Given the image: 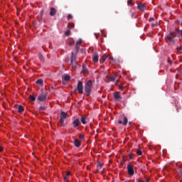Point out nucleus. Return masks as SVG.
<instances>
[{
  "label": "nucleus",
  "mask_w": 182,
  "mask_h": 182,
  "mask_svg": "<svg viewBox=\"0 0 182 182\" xmlns=\"http://www.w3.org/2000/svg\"><path fill=\"white\" fill-rule=\"evenodd\" d=\"M65 62H69V58L65 59Z\"/></svg>",
  "instance_id": "48"
},
{
  "label": "nucleus",
  "mask_w": 182,
  "mask_h": 182,
  "mask_svg": "<svg viewBox=\"0 0 182 182\" xmlns=\"http://www.w3.org/2000/svg\"><path fill=\"white\" fill-rule=\"evenodd\" d=\"M36 83V85H40V86H42V85H43V80L42 79H38Z\"/></svg>",
  "instance_id": "19"
},
{
  "label": "nucleus",
  "mask_w": 182,
  "mask_h": 182,
  "mask_svg": "<svg viewBox=\"0 0 182 182\" xmlns=\"http://www.w3.org/2000/svg\"><path fill=\"white\" fill-rule=\"evenodd\" d=\"M138 182H144V181H139Z\"/></svg>",
  "instance_id": "49"
},
{
  "label": "nucleus",
  "mask_w": 182,
  "mask_h": 182,
  "mask_svg": "<svg viewBox=\"0 0 182 182\" xmlns=\"http://www.w3.org/2000/svg\"><path fill=\"white\" fill-rule=\"evenodd\" d=\"M107 58V55L106 54H104L102 57V59L100 60V62H105Z\"/></svg>",
  "instance_id": "21"
},
{
  "label": "nucleus",
  "mask_w": 182,
  "mask_h": 182,
  "mask_svg": "<svg viewBox=\"0 0 182 182\" xmlns=\"http://www.w3.org/2000/svg\"><path fill=\"white\" fill-rule=\"evenodd\" d=\"M56 9L52 7L50 10V16H55V15H56Z\"/></svg>",
  "instance_id": "12"
},
{
  "label": "nucleus",
  "mask_w": 182,
  "mask_h": 182,
  "mask_svg": "<svg viewBox=\"0 0 182 182\" xmlns=\"http://www.w3.org/2000/svg\"><path fill=\"white\" fill-rule=\"evenodd\" d=\"M15 108L18 113H22V112H23V107L22 105H15Z\"/></svg>",
  "instance_id": "9"
},
{
  "label": "nucleus",
  "mask_w": 182,
  "mask_h": 182,
  "mask_svg": "<svg viewBox=\"0 0 182 182\" xmlns=\"http://www.w3.org/2000/svg\"><path fill=\"white\" fill-rule=\"evenodd\" d=\"M134 5V3L132 0H128L127 1V6H133Z\"/></svg>",
  "instance_id": "20"
},
{
  "label": "nucleus",
  "mask_w": 182,
  "mask_h": 182,
  "mask_svg": "<svg viewBox=\"0 0 182 182\" xmlns=\"http://www.w3.org/2000/svg\"><path fill=\"white\" fill-rule=\"evenodd\" d=\"M176 49H177V50H182V48L181 47H177Z\"/></svg>",
  "instance_id": "42"
},
{
  "label": "nucleus",
  "mask_w": 182,
  "mask_h": 182,
  "mask_svg": "<svg viewBox=\"0 0 182 182\" xmlns=\"http://www.w3.org/2000/svg\"><path fill=\"white\" fill-rule=\"evenodd\" d=\"M82 43V39H79L77 41V43H76V45L77 46H79V45H80Z\"/></svg>",
  "instance_id": "31"
},
{
  "label": "nucleus",
  "mask_w": 182,
  "mask_h": 182,
  "mask_svg": "<svg viewBox=\"0 0 182 182\" xmlns=\"http://www.w3.org/2000/svg\"><path fill=\"white\" fill-rule=\"evenodd\" d=\"M146 182H150V179L147 178V179L146 180Z\"/></svg>",
  "instance_id": "47"
},
{
  "label": "nucleus",
  "mask_w": 182,
  "mask_h": 182,
  "mask_svg": "<svg viewBox=\"0 0 182 182\" xmlns=\"http://www.w3.org/2000/svg\"><path fill=\"white\" fill-rule=\"evenodd\" d=\"M127 168L129 176H134V168L133 167V165H132V164L129 163L127 164Z\"/></svg>",
  "instance_id": "3"
},
{
  "label": "nucleus",
  "mask_w": 182,
  "mask_h": 182,
  "mask_svg": "<svg viewBox=\"0 0 182 182\" xmlns=\"http://www.w3.org/2000/svg\"><path fill=\"white\" fill-rule=\"evenodd\" d=\"M46 96H48V94H46V92L43 93L38 96V100H39V102H43L46 100Z\"/></svg>",
  "instance_id": "7"
},
{
  "label": "nucleus",
  "mask_w": 182,
  "mask_h": 182,
  "mask_svg": "<svg viewBox=\"0 0 182 182\" xmlns=\"http://www.w3.org/2000/svg\"><path fill=\"white\" fill-rule=\"evenodd\" d=\"M119 73H117L114 74V77H115V80H116V79H117V77H119Z\"/></svg>",
  "instance_id": "35"
},
{
  "label": "nucleus",
  "mask_w": 182,
  "mask_h": 182,
  "mask_svg": "<svg viewBox=\"0 0 182 182\" xmlns=\"http://www.w3.org/2000/svg\"><path fill=\"white\" fill-rule=\"evenodd\" d=\"M127 122H128L127 117H124V122H122V120H119L118 123L119 124H123L124 126H126L127 125Z\"/></svg>",
  "instance_id": "11"
},
{
  "label": "nucleus",
  "mask_w": 182,
  "mask_h": 182,
  "mask_svg": "<svg viewBox=\"0 0 182 182\" xmlns=\"http://www.w3.org/2000/svg\"><path fill=\"white\" fill-rule=\"evenodd\" d=\"M38 58H39L41 62H45V58H43V55H42V54H39Z\"/></svg>",
  "instance_id": "22"
},
{
  "label": "nucleus",
  "mask_w": 182,
  "mask_h": 182,
  "mask_svg": "<svg viewBox=\"0 0 182 182\" xmlns=\"http://www.w3.org/2000/svg\"><path fill=\"white\" fill-rule=\"evenodd\" d=\"M181 177H182V171H181Z\"/></svg>",
  "instance_id": "51"
},
{
  "label": "nucleus",
  "mask_w": 182,
  "mask_h": 182,
  "mask_svg": "<svg viewBox=\"0 0 182 182\" xmlns=\"http://www.w3.org/2000/svg\"><path fill=\"white\" fill-rule=\"evenodd\" d=\"M92 60H93V62H95V63L98 62V60H99V55H95L92 57Z\"/></svg>",
  "instance_id": "18"
},
{
  "label": "nucleus",
  "mask_w": 182,
  "mask_h": 182,
  "mask_svg": "<svg viewBox=\"0 0 182 182\" xmlns=\"http://www.w3.org/2000/svg\"><path fill=\"white\" fill-rule=\"evenodd\" d=\"M72 43H70V45H72Z\"/></svg>",
  "instance_id": "52"
},
{
  "label": "nucleus",
  "mask_w": 182,
  "mask_h": 182,
  "mask_svg": "<svg viewBox=\"0 0 182 182\" xmlns=\"http://www.w3.org/2000/svg\"><path fill=\"white\" fill-rule=\"evenodd\" d=\"M64 181H68V176H65L64 177Z\"/></svg>",
  "instance_id": "44"
},
{
  "label": "nucleus",
  "mask_w": 182,
  "mask_h": 182,
  "mask_svg": "<svg viewBox=\"0 0 182 182\" xmlns=\"http://www.w3.org/2000/svg\"><path fill=\"white\" fill-rule=\"evenodd\" d=\"M30 100H31L32 102H35V100H36V98L35 96H33V95H30Z\"/></svg>",
  "instance_id": "27"
},
{
  "label": "nucleus",
  "mask_w": 182,
  "mask_h": 182,
  "mask_svg": "<svg viewBox=\"0 0 182 182\" xmlns=\"http://www.w3.org/2000/svg\"><path fill=\"white\" fill-rule=\"evenodd\" d=\"M97 166H98V167H103V164L98 163Z\"/></svg>",
  "instance_id": "38"
},
{
  "label": "nucleus",
  "mask_w": 182,
  "mask_h": 182,
  "mask_svg": "<svg viewBox=\"0 0 182 182\" xmlns=\"http://www.w3.org/2000/svg\"><path fill=\"white\" fill-rule=\"evenodd\" d=\"M79 124H80V122L79 121V119H76L73 122V126L76 129L77 127H79Z\"/></svg>",
  "instance_id": "8"
},
{
  "label": "nucleus",
  "mask_w": 182,
  "mask_h": 182,
  "mask_svg": "<svg viewBox=\"0 0 182 182\" xmlns=\"http://www.w3.org/2000/svg\"><path fill=\"white\" fill-rule=\"evenodd\" d=\"M151 26H152V28H156V26H157V24L153 23V24H151Z\"/></svg>",
  "instance_id": "41"
},
{
  "label": "nucleus",
  "mask_w": 182,
  "mask_h": 182,
  "mask_svg": "<svg viewBox=\"0 0 182 182\" xmlns=\"http://www.w3.org/2000/svg\"><path fill=\"white\" fill-rule=\"evenodd\" d=\"M129 157L130 160H133V154L132 153H129Z\"/></svg>",
  "instance_id": "33"
},
{
  "label": "nucleus",
  "mask_w": 182,
  "mask_h": 182,
  "mask_svg": "<svg viewBox=\"0 0 182 182\" xmlns=\"http://www.w3.org/2000/svg\"><path fill=\"white\" fill-rule=\"evenodd\" d=\"M81 122L82 123V124H86V117H82L81 118Z\"/></svg>",
  "instance_id": "23"
},
{
  "label": "nucleus",
  "mask_w": 182,
  "mask_h": 182,
  "mask_svg": "<svg viewBox=\"0 0 182 182\" xmlns=\"http://www.w3.org/2000/svg\"><path fill=\"white\" fill-rule=\"evenodd\" d=\"M74 146H75V147H80V141H79L78 139H75Z\"/></svg>",
  "instance_id": "15"
},
{
  "label": "nucleus",
  "mask_w": 182,
  "mask_h": 182,
  "mask_svg": "<svg viewBox=\"0 0 182 182\" xmlns=\"http://www.w3.org/2000/svg\"><path fill=\"white\" fill-rule=\"evenodd\" d=\"M165 40L166 41V42H174V39L171 36H167L166 37H165Z\"/></svg>",
  "instance_id": "14"
},
{
  "label": "nucleus",
  "mask_w": 182,
  "mask_h": 182,
  "mask_svg": "<svg viewBox=\"0 0 182 182\" xmlns=\"http://www.w3.org/2000/svg\"><path fill=\"white\" fill-rule=\"evenodd\" d=\"M113 96L116 102H120V100L122 99V95L119 94V92H114Z\"/></svg>",
  "instance_id": "6"
},
{
  "label": "nucleus",
  "mask_w": 182,
  "mask_h": 182,
  "mask_svg": "<svg viewBox=\"0 0 182 182\" xmlns=\"http://www.w3.org/2000/svg\"><path fill=\"white\" fill-rule=\"evenodd\" d=\"M43 16V11H41V18H42Z\"/></svg>",
  "instance_id": "43"
},
{
  "label": "nucleus",
  "mask_w": 182,
  "mask_h": 182,
  "mask_svg": "<svg viewBox=\"0 0 182 182\" xmlns=\"http://www.w3.org/2000/svg\"><path fill=\"white\" fill-rule=\"evenodd\" d=\"M87 72V69L85 68V67H83V73H86Z\"/></svg>",
  "instance_id": "39"
},
{
  "label": "nucleus",
  "mask_w": 182,
  "mask_h": 182,
  "mask_svg": "<svg viewBox=\"0 0 182 182\" xmlns=\"http://www.w3.org/2000/svg\"><path fill=\"white\" fill-rule=\"evenodd\" d=\"M80 46L76 45L75 46V54H77V52H79Z\"/></svg>",
  "instance_id": "29"
},
{
  "label": "nucleus",
  "mask_w": 182,
  "mask_h": 182,
  "mask_svg": "<svg viewBox=\"0 0 182 182\" xmlns=\"http://www.w3.org/2000/svg\"><path fill=\"white\" fill-rule=\"evenodd\" d=\"M65 36H70V29H68L65 33Z\"/></svg>",
  "instance_id": "28"
},
{
  "label": "nucleus",
  "mask_w": 182,
  "mask_h": 182,
  "mask_svg": "<svg viewBox=\"0 0 182 182\" xmlns=\"http://www.w3.org/2000/svg\"><path fill=\"white\" fill-rule=\"evenodd\" d=\"M60 117V123L63 125L65 123V119H66V117H68V114H66V112H61Z\"/></svg>",
  "instance_id": "4"
},
{
  "label": "nucleus",
  "mask_w": 182,
  "mask_h": 182,
  "mask_svg": "<svg viewBox=\"0 0 182 182\" xmlns=\"http://www.w3.org/2000/svg\"><path fill=\"white\" fill-rule=\"evenodd\" d=\"M73 18V16L72 14H68V19H72Z\"/></svg>",
  "instance_id": "36"
},
{
  "label": "nucleus",
  "mask_w": 182,
  "mask_h": 182,
  "mask_svg": "<svg viewBox=\"0 0 182 182\" xmlns=\"http://www.w3.org/2000/svg\"><path fill=\"white\" fill-rule=\"evenodd\" d=\"M4 150V148H2L1 146H0V152Z\"/></svg>",
  "instance_id": "45"
},
{
  "label": "nucleus",
  "mask_w": 182,
  "mask_h": 182,
  "mask_svg": "<svg viewBox=\"0 0 182 182\" xmlns=\"http://www.w3.org/2000/svg\"><path fill=\"white\" fill-rule=\"evenodd\" d=\"M76 53L74 52L71 53V57H70V65L73 66V68H77V62H76Z\"/></svg>",
  "instance_id": "2"
},
{
  "label": "nucleus",
  "mask_w": 182,
  "mask_h": 182,
  "mask_svg": "<svg viewBox=\"0 0 182 182\" xmlns=\"http://www.w3.org/2000/svg\"><path fill=\"white\" fill-rule=\"evenodd\" d=\"M169 36H171V38H176V32L174 31H171Z\"/></svg>",
  "instance_id": "24"
},
{
  "label": "nucleus",
  "mask_w": 182,
  "mask_h": 182,
  "mask_svg": "<svg viewBox=\"0 0 182 182\" xmlns=\"http://www.w3.org/2000/svg\"><path fill=\"white\" fill-rule=\"evenodd\" d=\"M77 89L80 95H82V93H83V82H82V81L78 82Z\"/></svg>",
  "instance_id": "5"
},
{
  "label": "nucleus",
  "mask_w": 182,
  "mask_h": 182,
  "mask_svg": "<svg viewBox=\"0 0 182 182\" xmlns=\"http://www.w3.org/2000/svg\"><path fill=\"white\" fill-rule=\"evenodd\" d=\"M109 82H114L116 80H115V77H114V76H110L109 77Z\"/></svg>",
  "instance_id": "25"
},
{
  "label": "nucleus",
  "mask_w": 182,
  "mask_h": 182,
  "mask_svg": "<svg viewBox=\"0 0 182 182\" xmlns=\"http://www.w3.org/2000/svg\"><path fill=\"white\" fill-rule=\"evenodd\" d=\"M46 109V108H45V107H43V106H41V107H40L39 108H38V110H40L41 112H42V111H43V110H45Z\"/></svg>",
  "instance_id": "32"
},
{
  "label": "nucleus",
  "mask_w": 182,
  "mask_h": 182,
  "mask_svg": "<svg viewBox=\"0 0 182 182\" xmlns=\"http://www.w3.org/2000/svg\"><path fill=\"white\" fill-rule=\"evenodd\" d=\"M79 139H80V140H83V139H85V135H83V134H80L79 135Z\"/></svg>",
  "instance_id": "30"
},
{
  "label": "nucleus",
  "mask_w": 182,
  "mask_h": 182,
  "mask_svg": "<svg viewBox=\"0 0 182 182\" xmlns=\"http://www.w3.org/2000/svg\"><path fill=\"white\" fill-rule=\"evenodd\" d=\"M154 21V18L150 17L149 19V22H151V21Z\"/></svg>",
  "instance_id": "37"
},
{
  "label": "nucleus",
  "mask_w": 182,
  "mask_h": 182,
  "mask_svg": "<svg viewBox=\"0 0 182 182\" xmlns=\"http://www.w3.org/2000/svg\"><path fill=\"white\" fill-rule=\"evenodd\" d=\"M137 8L139 11H144V9H146V6L143 4H138Z\"/></svg>",
  "instance_id": "13"
},
{
  "label": "nucleus",
  "mask_w": 182,
  "mask_h": 182,
  "mask_svg": "<svg viewBox=\"0 0 182 182\" xmlns=\"http://www.w3.org/2000/svg\"><path fill=\"white\" fill-rule=\"evenodd\" d=\"M63 79L64 80H65V82H68V80H70V75H64V77H63Z\"/></svg>",
  "instance_id": "16"
},
{
  "label": "nucleus",
  "mask_w": 182,
  "mask_h": 182,
  "mask_svg": "<svg viewBox=\"0 0 182 182\" xmlns=\"http://www.w3.org/2000/svg\"><path fill=\"white\" fill-rule=\"evenodd\" d=\"M92 89H93V81L90 80L85 83L84 87L85 96H90V93H92Z\"/></svg>",
  "instance_id": "1"
},
{
  "label": "nucleus",
  "mask_w": 182,
  "mask_h": 182,
  "mask_svg": "<svg viewBox=\"0 0 182 182\" xmlns=\"http://www.w3.org/2000/svg\"><path fill=\"white\" fill-rule=\"evenodd\" d=\"M168 63H169V65H171V60H168Z\"/></svg>",
  "instance_id": "46"
},
{
  "label": "nucleus",
  "mask_w": 182,
  "mask_h": 182,
  "mask_svg": "<svg viewBox=\"0 0 182 182\" xmlns=\"http://www.w3.org/2000/svg\"><path fill=\"white\" fill-rule=\"evenodd\" d=\"M67 177H69V176H70V172H67L66 175H65Z\"/></svg>",
  "instance_id": "40"
},
{
  "label": "nucleus",
  "mask_w": 182,
  "mask_h": 182,
  "mask_svg": "<svg viewBox=\"0 0 182 182\" xmlns=\"http://www.w3.org/2000/svg\"><path fill=\"white\" fill-rule=\"evenodd\" d=\"M136 153L138 154V156H141V154H143V152L140 149H137Z\"/></svg>",
  "instance_id": "26"
},
{
  "label": "nucleus",
  "mask_w": 182,
  "mask_h": 182,
  "mask_svg": "<svg viewBox=\"0 0 182 182\" xmlns=\"http://www.w3.org/2000/svg\"><path fill=\"white\" fill-rule=\"evenodd\" d=\"M68 29H73V28H75V23H68Z\"/></svg>",
  "instance_id": "17"
},
{
  "label": "nucleus",
  "mask_w": 182,
  "mask_h": 182,
  "mask_svg": "<svg viewBox=\"0 0 182 182\" xmlns=\"http://www.w3.org/2000/svg\"><path fill=\"white\" fill-rule=\"evenodd\" d=\"M177 33H179V35H181V33H182V31L180 30V29H176Z\"/></svg>",
  "instance_id": "34"
},
{
  "label": "nucleus",
  "mask_w": 182,
  "mask_h": 182,
  "mask_svg": "<svg viewBox=\"0 0 182 182\" xmlns=\"http://www.w3.org/2000/svg\"><path fill=\"white\" fill-rule=\"evenodd\" d=\"M129 124L131 125V124H132V122H129Z\"/></svg>",
  "instance_id": "50"
},
{
  "label": "nucleus",
  "mask_w": 182,
  "mask_h": 182,
  "mask_svg": "<svg viewBox=\"0 0 182 182\" xmlns=\"http://www.w3.org/2000/svg\"><path fill=\"white\" fill-rule=\"evenodd\" d=\"M119 82H120V81L119 80H117L115 85L117 86H118L119 90H123V88L124 87H123V83H122V82L119 83Z\"/></svg>",
  "instance_id": "10"
}]
</instances>
